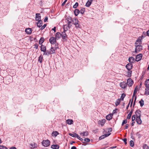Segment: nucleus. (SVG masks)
Here are the masks:
<instances>
[{
    "instance_id": "22",
    "label": "nucleus",
    "mask_w": 149,
    "mask_h": 149,
    "mask_svg": "<svg viewBox=\"0 0 149 149\" xmlns=\"http://www.w3.org/2000/svg\"><path fill=\"white\" fill-rule=\"evenodd\" d=\"M74 134L75 135L76 137H77L78 139H79L81 141H82L83 143H86L85 142L83 141L84 140V139L81 138L77 133H74Z\"/></svg>"
},
{
    "instance_id": "5",
    "label": "nucleus",
    "mask_w": 149,
    "mask_h": 149,
    "mask_svg": "<svg viewBox=\"0 0 149 149\" xmlns=\"http://www.w3.org/2000/svg\"><path fill=\"white\" fill-rule=\"evenodd\" d=\"M56 38L54 37L50 38L49 40L50 42L52 44H54L56 42Z\"/></svg>"
},
{
    "instance_id": "21",
    "label": "nucleus",
    "mask_w": 149,
    "mask_h": 149,
    "mask_svg": "<svg viewBox=\"0 0 149 149\" xmlns=\"http://www.w3.org/2000/svg\"><path fill=\"white\" fill-rule=\"evenodd\" d=\"M93 0H88L86 4V7H89L91 4Z\"/></svg>"
},
{
    "instance_id": "27",
    "label": "nucleus",
    "mask_w": 149,
    "mask_h": 149,
    "mask_svg": "<svg viewBox=\"0 0 149 149\" xmlns=\"http://www.w3.org/2000/svg\"><path fill=\"white\" fill-rule=\"evenodd\" d=\"M80 13V11L79 9H76L74 11V13L76 16H77Z\"/></svg>"
},
{
    "instance_id": "24",
    "label": "nucleus",
    "mask_w": 149,
    "mask_h": 149,
    "mask_svg": "<svg viewBox=\"0 0 149 149\" xmlns=\"http://www.w3.org/2000/svg\"><path fill=\"white\" fill-rule=\"evenodd\" d=\"M40 50L44 52L46 51V47L43 45H42L41 46Z\"/></svg>"
},
{
    "instance_id": "12",
    "label": "nucleus",
    "mask_w": 149,
    "mask_h": 149,
    "mask_svg": "<svg viewBox=\"0 0 149 149\" xmlns=\"http://www.w3.org/2000/svg\"><path fill=\"white\" fill-rule=\"evenodd\" d=\"M141 111L139 110H136L135 112V116H136V117H141Z\"/></svg>"
},
{
    "instance_id": "63",
    "label": "nucleus",
    "mask_w": 149,
    "mask_h": 149,
    "mask_svg": "<svg viewBox=\"0 0 149 149\" xmlns=\"http://www.w3.org/2000/svg\"><path fill=\"white\" fill-rule=\"evenodd\" d=\"M10 149H17L15 147H12L10 148Z\"/></svg>"
},
{
    "instance_id": "17",
    "label": "nucleus",
    "mask_w": 149,
    "mask_h": 149,
    "mask_svg": "<svg viewBox=\"0 0 149 149\" xmlns=\"http://www.w3.org/2000/svg\"><path fill=\"white\" fill-rule=\"evenodd\" d=\"M30 145L31 146H30V148H36L38 146L37 144L35 143H34L33 144L32 143L30 144Z\"/></svg>"
},
{
    "instance_id": "56",
    "label": "nucleus",
    "mask_w": 149,
    "mask_h": 149,
    "mask_svg": "<svg viewBox=\"0 0 149 149\" xmlns=\"http://www.w3.org/2000/svg\"><path fill=\"white\" fill-rule=\"evenodd\" d=\"M117 109H116L113 111V113H117Z\"/></svg>"
},
{
    "instance_id": "25",
    "label": "nucleus",
    "mask_w": 149,
    "mask_h": 149,
    "mask_svg": "<svg viewBox=\"0 0 149 149\" xmlns=\"http://www.w3.org/2000/svg\"><path fill=\"white\" fill-rule=\"evenodd\" d=\"M52 54V53L50 51L47 50V51H45L44 52V55H49L50 54Z\"/></svg>"
},
{
    "instance_id": "44",
    "label": "nucleus",
    "mask_w": 149,
    "mask_h": 149,
    "mask_svg": "<svg viewBox=\"0 0 149 149\" xmlns=\"http://www.w3.org/2000/svg\"><path fill=\"white\" fill-rule=\"evenodd\" d=\"M136 118V116L135 115H134L132 116V122L134 121Z\"/></svg>"
},
{
    "instance_id": "62",
    "label": "nucleus",
    "mask_w": 149,
    "mask_h": 149,
    "mask_svg": "<svg viewBox=\"0 0 149 149\" xmlns=\"http://www.w3.org/2000/svg\"><path fill=\"white\" fill-rule=\"evenodd\" d=\"M112 131V129L111 128H109L108 129V132H111Z\"/></svg>"
},
{
    "instance_id": "33",
    "label": "nucleus",
    "mask_w": 149,
    "mask_h": 149,
    "mask_svg": "<svg viewBox=\"0 0 149 149\" xmlns=\"http://www.w3.org/2000/svg\"><path fill=\"white\" fill-rule=\"evenodd\" d=\"M100 121V122L101 123L100 124V125H101L102 126L104 125V124L105 123L106 120L105 119H103L102 120Z\"/></svg>"
},
{
    "instance_id": "51",
    "label": "nucleus",
    "mask_w": 149,
    "mask_h": 149,
    "mask_svg": "<svg viewBox=\"0 0 149 149\" xmlns=\"http://www.w3.org/2000/svg\"><path fill=\"white\" fill-rule=\"evenodd\" d=\"M47 26V24H44L40 28L41 30H42L44 29Z\"/></svg>"
},
{
    "instance_id": "8",
    "label": "nucleus",
    "mask_w": 149,
    "mask_h": 149,
    "mask_svg": "<svg viewBox=\"0 0 149 149\" xmlns=\"http://www.w3.org/2000/svg\"><path fill=\"white\" fill-rule=\"evenodd\" d=\"M58 46L55 47H52L50 49V50L52 54L55 53V51L58 49Z\"/></svg>"
},
{
    "instance_id": "31",
    "label": "nucleus",
    "mask_w": 149,
    "mask_h": 149,
    "mask_svg": "<svg viewBox=\"0 0 149 149\" xmlns=\"http://www.w3.org/2000/svg\"><path fill=\"white\" fill-rule=\"evenodd\" d=\"M43 60V57L41 54L40 56L38 57V61L40 63H41L42 61Z\"/></svg>"
},
{
    "instance_id": "42",
    "label": "nucleus",
    "mask_w": 149,
    "mask_h": 149,
    "mask_svg": "<svg viewBox=\"0 0 149 149\" xmlns=\"http://www.w3.org/2000/svg\"><path fill=\"white\" fill-rule=\"evenodd\" d=\"M79 5V3L77 2H76L75 4H74L73 6V8H77L78 6Z\"/></svg>"
},
{
    "instance_id": "6",
    "label": "nucleus",
    "mask_w": 149,
    "mask_h": 149,
    "mask_svg": "<svg viewBox=\"0 0 149 149\" xmlns=\"http://www.w3.org/2000/svg\"><path fill=\"white\" fill-rule=\"evenodd\" d=\"M134 82L133 80L130 78H129L127 80V84L129 86H131L133 84Z\"/></svg>"
},
{
    "instance_id": "49",
    "label": "nucleus",
    "mask_w": 149,
    "mask_h": 149,
    "mask_svg": "<svg viewBox=\"0 0 149 149\" xmlns=\"http://www.w3.org/2000/svg\"><path fill=\"white\" fill-rule=\"evenodd\" d=\"M74 133H74V134H72V133H69L68 134H69L70 136H72V137H76V136H75V134H74Z\"/></svg>"
},
{
    "instance_id": "16",
    "label": "nucleus",
    "mask_w": 149,
    "mask_h": 149,
    "mask_svg": "<svg viewBox=\"0 0 149 149\" xmlns=\"http://www.w3.org/2000/svg\"><path fill=\"white\" fill-rule=\"evenodd\" d=\"M128 60L130 63L132 64L134 62L135 59L133 57L131 56L129 58Z\"/></svg>"
},
{
    "instance_id": "11",
    "label": "nucleus",
    "mask_w": 149,
    "mask_h": 149,
    "mask_svg": "<svg viewBox=\"0 0 149 149\" xmlns=\"http://www.w3.org/2000/svg\"><path fill=\"white\" fill-rule=\"evenodd\" d=\"M61 33L59 32H57L55 34V37L57 40H58L61 38Z\"/></svg>"
},
{
    "instance_id": "30",
    "label": "nucleus",
    "mask_w": 149,
    "mask_h": 149,
    "mask_svg": "<svg viewBox=\"0 0 149 149\" xmlns=\"http://www.w3.org/2000/svg\"><path fill=\"white\" fill-rule=\"evenodd\" d=\"M145 85L146 87H149V79L146 81Z\"/></svg>"
},
{
    "instance_id": "7",
    "label": "nucleus",
    "mask_w": 149,
    "mask_h": 149,
    "mask_svg": "<svg viewBox=\"0 0 149 149\" xmlns=\"http://www.w3.org/2000/svg\"><path fill=\"white\" fill-rule=\"evenodd\" d=\"M142 55L141 54H139L136 55V61H140L141 59Z\"/></svg>"
},
{
    "instance_id": "23",
    "label": "nucleus",
    "mask_w": 149,
    "mask_h": 149,
    "mask_svg": "<svg viewBox=\"0 0 149 149\" xmlns=\"http://www.w3.org/2000/svg\"><path fill=\"white\" fill-rule=\"evenodd\" d=\"M66 123L69 125H71L73 124V121L72 120L68 119L66 120Z\"/></svg>"
},
{
    "instance_id": "14",
    "label": "nucleus",
    "mask_w": 149,
    "mask_h": 149,
    "mask_svg": "<svg viewBox=\"0 0 149 149\" xmlns=\"http://www.w3.org/2000/svg\"><path fill=\"white\" fill-rule=\"evenodd\" d=\"M42 21L40 19V20L38 21L37 23V26L39 28H40L42 26Z\"/></svg>"
},
{
    "instance_id": "38",
    "label": "nucleus",
    "mask_w": 149,
    "mask_h": 149,
    "mask_svg": "<svg viewBox=\"0 0 149 149\" xmlns=\"http://www.w3.org/2000/svg\"><path fill=\"white\" fill-rule=\"evenodd\" d=\"M67 22H68V23H69V22H72V19L71 18V17H67Z\"/></svg>"
},
{
    "instance_id": "46",
    "label": "nucleus",
    "mask_w": 149,
    "mask_h": 149,
    "mask_svg": "<svg viewBox=\"0 0 149 149\" xmlns=\"http://www.w3.org/2000/svg\"><path fill=\"white\" fill-rule=\"evenodd\" d=\"M72 23V22H69V23H68V25H67L68 26V28H70L71 26L72 25L70 24Z\"/></svg>"
},
{
    "instance_id": "4",
    "label": "nucleus",
    "mask_w": 149,
    "mask_h": 149,
    "mask_svg": "<svg viewBox=\"0 0 149 149\" xmlns=\"http://www.w3.org/2000/svg\"><path fill=\"white\" fill-rule=\"evenodd\" d=\"M42 145L45 147L48 146L50 144V141L47 139L46 140H43L42 142Z\"/></svg>"
},
{
    "instance_id": "26",
    "label": "nucleus",
    "mask_w": 149,
    "mask_h": 149,
    "mask_svg": "<svg viewBox=\"0 0 149 149\" xmlns=\"http://www.w3.org/2000/svg\"><path fill=\"white\" fill-rule=\"evenodd\" d=\"M145 94L146 95H149V87H146V88Z\"/></svg>"
},
{
    "instance_id": "47",
    "label": "nucleus",
    "mask_w": 149,
    "mask_h": 149,
    "mask_svg": "<svg viewBox=\"0 0 149 149\" xmlns=\"http://www.w3.org/2000/svg\"><path fill=\"white\" fill-rule=\"evenodd\" d=\"M132 73V71H129L128 72V75L129 77H131V74Z\"/></svg>"
},
{
    "instance_id": "2",
    "label": "nucleus",
    "mask_w": 149,
    "mask_h": 149,
    "mask_svg": "<svg viewBox=\"0 0 149 149\" xmlns=\"http://www.w3.org/2000/svg\"><path fill=\"white\" fill-rule=\"evenodd\" d=\"M138 43L136 42L135 43L136 48L135 52L137 53L142 49V46L141 45H137Z\"/></svg>"
},
{
    "instance_id": "48",
    "label": "nucleus",
    "mask_w": 149,
    "mask_h": 149,
    "mask_svg": "<svg viewBox=\"0 0 149 149\" xmlns=\"http://www.w3.org/2000/svg\"><path fill=\"white\" fill-rule=\"evenodd\" d=\"M84 141L88 142L90 141V140L88 138H86L84 139Z\"/></svg>"
},
{
    "instance_id": "3",
    "label": "nucleus",
    "mask_w": 149,
    "mask_h": 149,
    "mask_svg": "<svg viewBox=\"0 0 149 149\" xmlns=\"http://www.w3.org/2000/svg\"><path fill=\"white\" fill-rule=\"evenodd\" d=\"M72 22H73L74 24L75 25L76 28H77L80 27V25L79 24V21L76 18H73Z\"/></svg>"
},
{
    "instance_id": "64",
    "label": "nucleus",
    "mask_w": 149,
    "mask_h": 149,
    "mask_svg": "<svg viewBox=\"0 0 149 149\" xmlns=\"http://www.w3.org/2000/svg\"><path fill=\"white\" fill-rule=\"evenodd\" d=\"M71 149H76V147L74 146H73L72 147Z\"/></svg>"
},
{
    "instance_id": "29",
    "label": "nucleus",
    "mask_w": 149,
    "mask_h": 149,
    "mask_svg": "<svg viewBox=\"0 0 149 149\" xmlns=\"http://www.w3.org/2000/svg\"><path fill=\"white\" fill-rule=\"evenodd\" d=\"M59 134L58 132L57 131L53 132L52 133V136H55V137L57 136Z\"/></svg>"
},
{
    "instance_id": "45",
    "label": "nucleus",
    "mask_w": 149,
    "mask_h": 149,
    "mask_svg": "<svg viewBox=\"0 0 149 149\" xmlns=\"http://www.w3.org/2000/svg\"><path fill=\"white\" fill-rule=\"evenodd\" d=\"M127 123V119H125L124 120H123V122L122 124V126H123L124 124H126Z\"/></svg>"
},
{
    "instance_id": "41",
    "label": "nucleus",
    "mask_w": 149,
    "mask_h": 149,
    "mask_svg": "<svg viewBox=\"0 0 149 149\" xmlns=\"http://www.w3.org/2000/svg\"><path fill=\"white\" fill-rule=\"evenodd\" d=\"M143 149H149V147L146 144L143 145Z\"/></svg>"
},
{
    "instance_id": "36",
    "label": "nucleus",
    "mask_w": 149,
    "mask_h": 149,
    "mask_svg": "<svg viewBox=\"0 0 149 149\" xmlns=\"http://www.w3.org/2000/svg\"><path fill=\"white\" fill-rule=\"evenodd\" d=\"M125 95H126L125 93H123L122 94L121 96L120 97V100L123 101V100L124 98L125 97Z\"/></svg>"
},
{
    "instance_id": "9",
    "label": "nucleus",
    "mask_w": 149,
    "mask_h": 149,
    "mask_svg": "<svg viewBox=\"0 0 149 149\" xmlns=\"http://www.w3.org/2000/svg\"><path fill=\"white\" fill-rule=\"evenodd\" d=\"M132 64L131 63H128L126 65V68L129 71L132 69Z\"/></svg>"
},
{
    "instance_id": "54",
    "label": "nucleus",
    "mask_w": 149,
    "mask_h": 149,
    "mask_svg": "<svg viewBox=\"0 0 149 149\" xmlns=\"http://www.w3.org/2000/svg\"><path fill=\"white\" fill-rule=\"evenodd\" d=\"M48 18L47 16L45 17V19H44V22H46L47 21Z\"/></svg>"
},
{
    "instance_id": "43",
    "label": "nucleus",
    "mask_w": 149,
    "mask_h": 149,
    "mask_svg": "<svg viewBox=\"0 0 149 149\" xmlns=\"http://www.w3.org/2000/svg\"><path fill=\"white\" fill-rule=\"evenodd\" d=\"M130 146L131 147H133L134 145V141L132 140H131L130 141Z\"/></svg>"
},
{
    "instance_id": "18",
    "label": "nucleus",
    "mask_w": 149,
    "mask_h": 149,
    "mask_svg": "<svg viewBox=\"0 0 149 149\" xmlns=\"http://www.w3.org/2000/svg\"><path fill=\"white\" fill-rule=\"evenodd\" d=\"M40 15V14L39 13H36V21H38L40 20H40L41 19V16H39Z\"/></svg>"
},
{
    "instance_id": "57",
    "label": "nucleus",
    "mask_w": 149,
    "mask_h": 149,
    "mask_svg": "<svg viewBox=\"0 0 149 149\" xmlns=\"http://www.w3.org/2000/svg\"><path fill=\"white\" fill-rule=\"evenodd\" d=\"M65 27H66V28H65L66 30H66V31H67V30H68L69 29H70V28H68V26H67V25H65L64 26V27H63L64 29V28L65 29Z\"/></svg>"
},
{
    "instance_id": "34",
    "label": "nucleus",
    "mask_w": 149,
    "mask_h": 149,
    "mask_svg": "<svg viewBox=\"0 0 149 149\" xmlns=\"http://www.w3.org/2000/svg\"><path fill=\"white\" fill-rule=\"evenodd\" d=\"M139 103L140 104V106L142 107L144 105V102L142 99H141V100L139 101Z\"/></svg>"
},
{
    "instance_id": "32",
    "label": "nucleus",
    "mask_w": 149,
    "mask_h": 149,
    "mask_svg": "<svg viewBox=\"0 0 149 149\" xmlns=\"http://www.w3.org/2000/svg\"><path fill=\"white\" fill-rule=\"evenodd\" d=\"M82 135L83 136H87L88 134V133L87 131H85L80 134Z\"/></svg>"
},
{
    "instance_id": "53",
    "label": "nucleus",
    "mask_w": 149,
    "mask_h": 149,
    "mask_svg": "<svg viewBox=\"0 0 149 149\" xmlns=\"http://www.w3.org/2000/svg\"><path fill=\"white\" fill-rule=\"evenodd\" d=\"M0 149H7L6 147L0 146Z\"/></svg>"
},
{
    "instance_id": "1",
    "label": "nucleus",
    "mask_w": 149,
    "mask_h": 149,
    "mask_svg": "<svg viewBox=\"0 0 149 149\" xmlns=\"http://www.w3.org/2000/svg\"><path fill=\"white\" fill-rule=\"evenodd\" d=\"M66 31V30H65V29L64 28L63 31L61 33V37L63 42H66L68 38V36L65 33Z\"/></svg>"
},
{
    "instance_id": "39",
    "label": "nucleus",
    "mask_w": 149,
    "mask_h": 149,
    "mask_svg": "<svg viewBox=\"0 0 149 149\" xmlns=\"http://www.w3.org/2000/svg\"><path fill=\"white\" fill-rule=\"evenodd\" d=\"M120 102V100L119 99H117L115 103V104H116V106H117L119 104Z\"/></svg>"
},
{
    "instance_id": "52",
    "label": "nucleus",
    "mask_w": 149,
    "mask_h": 149,
    "mask_svg": "<svg viewBox=\"0 0 149 149\" xmlns=\"http://www.w3.org/2000/svg\"><path fill=\"white\" fill-rule=\"evenodd\" d=\"M34 48H35L36 49H38V44H35L34 45Z\"/></svg>"
},
{
    "instance_id": "19",
    "label": "nucleus",
    "mask_w": 149,
    "mask_h": 149,
    "mask_svg": "<svg viewBox=\"0 0 149 149\" xmlns=\"http://www.w3.org/2000/svg\"><path fill=\"white\" fill-rule=\"evenodd\" d=\"M113 114H109L106 116V119L108 120H111L112 118V116Z\"/></svg>"
},
{
    "instance_id": "59",
    "label": "nucleus",
    "mask_w": 149,
    "mask_h": 149,
    "mask_svg": "<svg viewBox=\"0 0 149 149\" xmlns=\"http://www.w3.org/2000/svg\"><path fill=\"white\" fill-rule=\"evenodd\" d=\"M146 36H144L143 35H142L141 36H140L139 37V38H141V39H143V38H144Z\"/></svg>"
},
{
    "instance_id": "58",
    "label": "nucleus",
    "mask_w": 149,
    "mask_h": 149,
    "mask_svg": "<svg viewBox=\"0 0 149 149\" xmlns=\"http://www.w3.org/2000/svg\"><path fill=\"white\" fill-rule=\"evenodd\" d=\"M137 42H139V44H141V39H138L136 40Z\"/></svg>"
},
{
    "instance_id": "50",
    "label": "nucleus",
    "mask_w": 149,
    "mask_h": 149,
    "mask_svg": "<svg viewBox=\"0 0 149 149\" xmlns=\"http://www.w3.org/2000/svg\"><path fill=\"white\" fill-rule=\"evenodd\" d=\"M137 86H136L133 92V93H134V94H136V93L137 91Z\"/></svg>"
},
{
    "instance_id": "40",
    "label": "nucleus",
    "mask_w": 149,
    "mask_h": 149,
    "mask_svg": "<svg viewBox=\"0 0 149 149\" xmlns=\"http://www.w3.org/2000/svg\"><path fill=\"white\" fill-rule=\"evenodd\" d=\"M85 11V8H82L80 10V12L82 14H83L84 13Z\"/></svg>"
},
{
    "instance_id": "10",
    "label": "nucleus",
    "mask_w": 149,
    "mask_h": 149,
    "mask_svg": "<svg viewBox=\"0 0 149 149\" xmlns=\"http://www.w3.org/2000/svg\"><path fill=\"white\" fill-rule=\"evenodd\" d=\"M111 133L109 134H105L103 135H102L99 138V139L100 140H101L102 139H104L105 137H106L108 136H109L110 134Z\"/></svg>"
},
{
    "instance_id": "55",
    "label": "nucleus",
    "mask_w": 149,
    "mask_h": 149,
    "mask_svg": "<svg viewBox=\"0 0 149 149\" xmlns=\"http://www.w3.org/2000/svg\"><path fill=\"white\" fill-rule=\"evenodd\" d=\"M123 141H124V142L125 143V144H127V139L126 138H124L123 139Z\"/></svg>"
},
{
    "instance_id": "35",
    "label": "nucleus",
    "mask_w": 149,
    "mask_h": 149,
    "mask_svg": "<svg viewBox=\"0 0 149 149\" xmlns=\"http://www.w3.org/2000/svg\"><path fill=\"white\" fill-rule=\"evenodd\" d=\"M44 41V39L43 38H41L39 41V44L41 45Z\"/></svg>"
},
{
    "instance_id": "13",
    "label": "nucleus",
    "mask_w": 149,
    "mask_h": 149,
    "mask_svg": "<svg viewBox=\"0 0 149 149\" xmlns=\"http://www.w3.org/2000/svg\"><path fill=\"white\" fill-rule=\"evenodd\" d=\"M136 121L138 124L141 125L142 123V121L141 119V117H136Z\"/></svg>"
},
{
    "instance_id": "37",
    "label": "nucleus",
    "mask_w": 149,
    "mask_h": 149,
    "mask_svg": "<svg viewBox=\"0 0 149 149\" xmlns=\"http://www.w3.org/2000/svg\"><path fill=\"white\" fill-rule=\"evenodd\" d=\"M132 114V112H130L127 116V119H130Z\"/></svg>"
},
{
    "instance_id": "20",
    "label": "nucleus",
    "mask_w": 149,
    "mask_h": 149,
    "mask_svg": "<svg viewBox=\"0 0 149 149\" xmlns=\"http://www.w3.org/2000/svg\"><path fill=\"white\" fill-rule=\"evenodd\" d=\"M59 146L58 145H52L51 146V148L53 149H58Z\"/></svg>"
},
{
    "instance_id": "61",
    "label": "nucleus",
    "mask_w": 149,
    "mask_h": 149,
    "mask_svg": "<svg viewBox=\"0 0 149 149\" xmlns=\"http://www.w3.org/2000/svg\"><path fill=\"white\" fill-rule=\"evenodd\" d=\"M52 30L54 31V33H55L56 31V27H54L52 29Z\"/></svg>"
},
{
    "instance_id": "15",
    "label": "nucleus",
    "mask_w": 149,
    "mask_h": 149,
    "mask_svg": "<svg viewBox=\"0 0 149 149\" xmlns=\"http://www.w3.org/2000/svg\"><path fill=\"white\" fill-rule=\"evenodd\" d=\"M32 29L30 28H27L25 30V32L28 34H31L32 33Z\"/></svg>"
},
{
    "instance_id": "60",
    "label": "nucleus",
    "mask_w": 149,
    "mask_h": 149,
    "mask_svg": "<svg viewBox=\"0 0 149 149\" xmlns=\"http://www.w3.org/2000/svg\"><path fill=\"white\" fill-rule=\"evenodd\" d=\"M67 0H65L64 2L62 3V6H63L64 5L65 3H66V2L67 1Z\"/></svg>"
},
{
    "instance_id": "28",
    "label": "nucleus",
    "mask_w": 149,
    "mask_h": 149,
    "mask_svg": "<svg viewBox=\"0 0 149 149\" xmlns=\"http://www.w3.org/2000/svg\"><path fill=\"white\" fill-rule=\"evenodd\" d=\"M120 86L122 88H125L127 86V84L126 83H121L120 84Z\"/></svg>"
}]
</instances>
